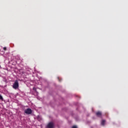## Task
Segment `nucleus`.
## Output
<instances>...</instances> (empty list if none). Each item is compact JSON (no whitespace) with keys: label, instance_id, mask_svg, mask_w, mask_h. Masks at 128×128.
Masks as SVG:
<instances>
[{"label":"nucleus","instance_id":"obj_2","mask_svg":"<svg viewBox=\"0 0 128 128\" xmlns=\"http://www.w3.org/2000/svg\"><path fill=\"white\" fill-rule=\"evenodd\" d=\"M24 112L26 114H30L32 112V109L28 108L24 110Z\"/></svg>","mask_w":128,"mask_h":128},{"label":"nucleus","instance_id":"obj_5","mask_svg":"<svg viewBox=\"0 0 128 128\" xmlns=\"http://www.w3.org/2000/svg\"><path fill=\"white\" fill-rule=\"evenodd\" d=\"M37 120H38V122H41V120H42V117L40 116H37Z\"/></svg>","mask_w":128,"mask_h":128},{"label":"nucleus","instance_id":"obj_4","mask_svg":"<svg viewBox=\"0 0 128 128\" xmlns=\"http://www.w3.org/2000/svg\"><path fill=\"white\" fill-rule=\"evenodd\" d=\"M96 116H98V118H102V113L98 111L96 112Z\"/></svg>","mask_w":128,"mask_h":128},{"label":"nucleus","instance_id":"obj_9","mask_svg":"<svg viewBox=\"0 0 128 128\" xmlns=\"http://www.w3.org/2000/svg\"><path fill=\"white\" fill-rule=\"evenodd\" d=\"M72 128H78V126H74Z\"/></svg>","mask_w":128,"mask_h":128},{"label":"nucleus","instance_id":"obj_11","mask_svg":"<svg viewBox=\"0 0 128 128\" xmlns=\"http://www.w3.org/2000/svg\"><path fill=\"white\" fill-rule=\"evenodd\" d=\"M48 126V125H47V128Z\"/></svg>","mask_w":128,"mask_h":128},{"label":"nucleus","instance_id":"obj_8","mask_svg":"<svg viewBox=\"0 0 128 128\" xmlns=\"http://www.w3.org/2000/svg\"><path fill=\"white\" fill-rule=\"evenodd\" d=\"M33 90H34V92H36V88L35 87L33 88Z\"/></svg>","mask_w":128,"mask_h":128},{"label":"nucleus","instance_id":"obj_10","mask_svg":"<svg viewBox=\"0 0 128 128\" xmlns=\"http://www.w3.org/2000/svg\"><path fill=\"white\" fill-rule=\"evenodd\" d=\"M3 50H6V48L4 47V48H3Z\"/></svg>","mask_w":128,"mask_h":128},{"label":"nucleus","instance_id":"obj_3","mask_svg":"<svg viewBox=\"0 0 128 128\" xmlns=\"http://www.w3.org/2000/svg\"><path fill=\"white\" fill-rule=\"evenodd\" d=\"M54 128V124L52 122H50L48 123V128Z\"/></svg>","mask_w":128,"mask_h":128},{"label":"nucleus","instance_id":"obj_7","mask_svg":"<svg viewBox=\"0 0 128 128\" xmlns=\"http://www.w3.org/2000/svg\"><path fill=\"white\" fill-rule=\"evenodd\" d=\"M0 100H4V98H2V95H0Z\"/></svg>","mask_w":128,"mask_h":128},{"label":"nucleus","instance_id":"obj_1","mask_svg":"<svg viewBox=\"0 0 128 128\" xmlns=\"http://www.w3.org/2000/svg\"><path fill=\"white\" fill-rule=\"evenodd\" d=\"M13 88H14V90H16V88H18V80H16L14 84H13L12 86Z\"/></svg>","mask_w":128,"mask_h":128},{"label":"nucleus","instance_id":"obj_6","mask_svg":"<svg viewBox=\"0 0 128 128\" xmlns=\"http://www.w3.org/2000/svg\"><path fill=\"white\" fill-rule=\"evenodd\" d=\"M104 124H106V120H102V122H101V124L102 126H104Z\"/></svg>","mask_w":128,"mask_h":128}]
</instances>
